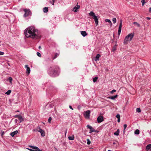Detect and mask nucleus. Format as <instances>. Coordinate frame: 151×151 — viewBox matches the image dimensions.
<instances>
[{"instance_id":"nucleus-7","label":"nucleus","mask_w":151,"mask_h":151,"mask_svg":"<svg viewBox=\"0 0 151 151\" xmlns=\"http://www.w3.org/2000/svg\"><path fill=\"white\" fill-rule=\"evenodd\" d=\"M90 112V110H87L84 114V116L86 118L89 119Z\"/></svg>"},{"instance_id":"nucleus-13","label":"nucleus","mask_w":151,"mask_h":151,"mask_svg":"<svg viewBox=\"0 0 151 151\" xmlns=\"http://www.w3.org/2000/svg\"><path fill=\"white\" fill-rule=\"evenodd\" d=\"M146 148L147 151H151V144L147 145Z\"/></svg>"},{"instance_id":"nucleus-35","label":"nucleus","mask_w":151,"mask_h":151,"mask_svg":"<svg viewBox=\"0 0 151 151\" xmlns=\"http://www.w3.org/2000/svg\"><path fill=\"white\" fill-rule=\"evenodd\" d=\"M37 55L39 57H41V54H40V53L39 52H37Z\"/></svg>"},{"instance_id":"nucleus-25","label":"nucleus","mask_w":151,"mask_h":151,"mask_svg":"<svg viewBox=\"0 0 151 151\" xmlns=\"http://www.w3.org/2000/svg\"><path fill=\"white\" fill-rule=\"evenodd\" d=\"M7 81H9L11 83H12V78L11 77H9Z\"/></svg>"},{"instance_id":"nucleus-22","label":"nucleus","mask_w":151,"mask_h":151,"mask_svg":"<svg viewBox=\"0 0 151 151\" xmlns=\"http://www.w3.org/2000/svg\"><path fill=\"white\" fill-rule=\"evenodd\" d=\"M59 55V53H56L55 54V56L52 59L53 60L55 59V58H57Z\"/></svg>"},{"instance_id":"nucleus-16","label":"nucleus","mask_w":151,"mask_h":151,"mask_svg":"<svg viewBox=\"0 0 151 151\" xmlns=\"http://www.w3.org/2000/svg\"><path fill=\"white\" fill-rule=\"evenodd\" d=\"M98 132V131L96 130L92 127V129L90 130L89 133H91L92 132H96L97 133Z\"/></svg>"},{"instance_id":"nucleus-20","label":"nucleus","mask_w":151,"mask_h":151,"mask_svg":"<svg viewBox=\"0 0 151 151\" xmlns=\"http://www.w3.org/2000/svg\"><path fill=\"white\" fill-rule=\"evenodd\" d=\"M18 119L20 121V123L21 122L24 121L21 115H20V116L19 117Z\"/></svg>"},{"instance_id":"nucleus-26","label":"nucleus","mask_w":151,"mask_h":151,"mask_svg":"<svg viewBox=\"0 0 151 151\" xmlns=\"http://www.w3.org/2000/svg\"><path fill=\"white\" fill-rule=\"evenodd\" d=\"M98 79V77H95V78H93V82H95L97 81V80Z\"/></svg>"},{"instance_id":"nucleus-28","label":"nucleus","mask_w":151,"mask_h":151,"mask_svg":"<svg viewBox=\"0 0 151 151\" xmlns=\"http://www.w3.org/2000/svg\"><path fill=\"white\" fill-rule=\"evenodd\" d=\"M11 92V91L10 90H9L5 93V94H6L9 95L10 94Z\"/></svg>"},{"instance_id":"nucleus-43","label":"nucleus","mask_w":151,"mask_h":151,"mask_svg":"<svg viewBox=\"0 0 151 151\" xmlns=\"http://www.w3.org/2000/svg\"><path fill=\"white\" fill-rule=\"evenodd\" d=\"M27 149L30 151H34L32 149H29V148H27Z\"/></svg>"},{"instance_id":"nucleus-36","label":"nucleus","mask_w":151,"mask_h":151,"mask_svg":"<svg viewBox=\"0 0 151 151\" xmlns=\"http://www.w3.org/2000/svg\"><path fill=\"white\" fill-rule=\"evenodd\" d=\"M116 91L114 89L110 92V93L111 94L113 93L114 92H116Z\"/></svg>"},{"instance_id":"nucleus-50","label":"nucleus","mask_w":151,"mask_h":151,"mask_svg":"<svg viewBox=\"0 0 151 151\" xmlns=\"http://www.w3.org/2000/svg\"><path fill=\"white\" fill-rule=\"evenodd\" d=\"M39 49H42L41 47V46H39L38 47Z\"/></svg>"},{"instance_id":"nucleus-9","label":"nucleus","mask_w":151,"mask_h":151,"mask_svg":"<svg viewBox=\"0 0 151 151\" xmlns=\"http://www.w3.org/2000/svg\"><path fill=\"white\" fill-rule=\"evenodd\" d=\"M103 120V117L102 116H100L97 118V121L98 123H101Z\"/></svg>"},{"instance_id":"nucleus-23","label":"nucleus","mask_w":151,"mask_h":151,"mask_svg":"<svg viewBox=\"0 0 151 151\" xmlns=\"http://www.w3.org/2000/svg\"><path fill=\"white\" fill-rule=\"evenodd\" d=\"M68 138L69 140H73L74 139V136L73 135L72 136H68Z\"/></svg>"},{"instance_id":"nucleus-10","label":"nucleus","mask_w":151,"mask_h":151,"mask_svg":"<svg viewBox=\"0 0 151 151\" xmlns=\"http://www.w3.org/2000/svg\"><path fill=\"white\" fill-rule=\"evenodd\" d=\"M38 132L40 133L42 137H44L45 135V132L42 129H41L40 127V129Z\"/></svg>"},{"instance_id":"nucleus-27","label":"nucleus","mask_w":151,"mask_h":151,"mask_svg":"<svg viewBox=\"0 0 151 151\" xmlns=\"http://www.w3.org/2000/svg\"><path fill=\"white\" fill-rule=\"evenodd\" d=\"M136 111L137 112H138L139 113L141 111V110L140 108H137Z\"/></svg>"},{"instance_id":"nucleus-45","label":"nucleus","mask_w":151,"mask_h":151,"mask_svg":"<svg viewBox=\"0 0 151 151\" xmlns=\"http://www.w3.org/2000/svg\"><path fill=\"white\" fill-rule=\"evenodd\" d=\"M146 19L148 20H150L151 19V18L149 17H147Z\"/></svg>"},{"instance_id":"nucleus-1","label":"nucleus","mask_w":151,"mask_h":151,"mask_svg":"<svg viewBox=\"0 0 151 151\" xmlns=\"http://www.w3.org/2000/svg\"><path fill=\"white\" fill-rule=\"evenodd\" d=\"M24 33L27 37H31L33 39H38L41 37L38 34V30L33 26L26 29Z\"/></svg>"},{"instance_id":"nucleus-14","label":"nucleus","mask_w":151,"mask_h":151,"mask_svg":"<svg viewBox=\"0 0 151 151\" xmlns=\"http://www.w3.org/2000/svg\"><path fill=\"white\" fill-rule=\"evenodd\" d=\"M18 131L16 130L14 132H11L10 133V135L12 137H14L15 134H17L18 133Z\"/></svg>"},{"instance_id":"nucleus-12","label":"nucleus","mask_w":151,"mask_h":151,"mask_svg":"<svg viewBox=\"0 0 151 151\" xmlns=\"http://www.w3.org/2000/svg\"><path fill=\"white\" fill-rule=\"evenodd\" d=\"M81 33L83 37H85L88 35L87 33H86L85 31H81Z\"/></svg>"},{"instance_id":"nucleus-31","label":"nucleus","mask_w":151,"mask_h":151,"mask_svg":"<svg viewBox=\"0 0 151 151\" xmlns=\"http://www.w3.org/2000/svg\"><path fill=\"white\" fill-rule=\"evenodd\" d=\"M87 144L88 145H90L91 143V142L90 140L88 139H87Z\"/></svg>"},{"instance_id":"nucleus-52","label":"nucleus","mask_w":151,"mask_h":151,"mask_svg":"<svg viewBox=\"0 0 151 151\" xmlns=\"http://www.w3.org/2000/svg\"><path fill=\"white\" fill-rule=\"evenodd\" d=\"M65 136H66V131H65Z\"/></svg>"},{"instance_id":"nucleus-8","label":"nucleus","mask_w":151,"mask_h":151,"mask_svg":"<svg viewBox=\"0 0 151 151\" xmlns=\"http://www.w3.org/2000/svg\"><path fill=\"white\" fill-rule=\"evenodd\" d=\"M78 3H77L76 6H75L73 9V11H74V12H76L78 11V9L80 8V6L79 5H78Z\"/></svg>"},{"instance_id":"nucleus-54","label":"nucleus","mask_w":151,"mask_h":151,"mask_svg":"<svg viewBox=\"0 0 151 151\" xmlns=\"http://www.w3.org/2000/svg\"><path fill=\"white\" fill-rule=\"evenodd\" d=\"M150 134H151V131H150Z\"/></svg>"},{"instance_id":"nucleus-41","label":"nucleus","mask_w":151,"mask_h":151,"mask_svg":"<svg viewBox=\"0 0 151 151\" xmlns=\"http://www.w3.org/2000/svg\"><path fill=\"white\" fill-rule=\"evenodd\" d=\"M20 115H16L15 116V117L16 118H18L20 116Z\"/></svg>"},{"instance_id":"nucleus-55","label":"nucleus","mask_w":151,"mask_h":151,"mask_svg":"<svg viewBox=\"0 0 151 151\" xmlns=\"http://www.w3.org/2000/svg\"><path fill=\"white\" fill-rule=\"evenodd\" d=\"M17 111V112H19V111Z\"/></svg>"},{"instance_id":"nucleus-53","label":"nucleus","mask_w":151,"mask_h":151,"mask_svg":"<svg viewBox=\"0 0 151 151\" xmlns=\"http://www.w3.org/2000/svg\"><path fill=\"white\" fill-rule=\"evenodd\" d=\"M108 151H111V150H108Z\"/></svg>"},{"instance_id":"nucleus-51","label":"nucleus","mask_w":151,"mask_h":151,"mask_svg":"<svg viewBox=\"0 0 151 151\" xmlns=\"http://www.w3.org/2000/svg\"><path fill=\"white\" fill-rule=\"evenodd\" d=\"M110 23V25L111 26L112 25V24L111 22V23Z\"/></svg>"},{"instance_id":"nucleus-3","label":"nucleus","mask_w":151,"mask_h":151,"mask_svg":"<svg viewBox=\"0 0 151 151\" xmlns=\"http://www.w3.org/2000/svg\"><path fill=\"white\" fill-rule=\"evenodd\" d=\"M58 68H50L48 71V73L51 76H55L58 75Z\"/></svg>"},{"instance_id":"nucleus-18","label":"nucleus","mask_w":151,"mask_h":151,"mask_svg":"<svg viewBox=\"0 0 151 151\" xmlns=\"http://www.w3.org/2000/svg\"><path fill=\"white\" fill-rule=\"evenodd\" d=\"M100 55L99 54H97L96 55L95 59V61H97L99 60V57H100Z\"/></svg>"},{"instance_id":"nucleus-42","label":"nucleus","mask_w":151,"mask_h":151,"mask_svg":"<svg viewBox=\"0 0 151 151\" xmlns=\"http://www.w3.org/2000/svg\"><path fill=\"white\" fill-rule=\"evenodd\" d=\"M116 50V48L115 47H114L112 49V51H114Z\"/></svg>"},{"instance_id":"nucleus-15","label":"nucleus","mask_w":151,"mask_h":151,"mask_svg":"<svg viewBox=\"0 0 151 151\" xmlns=\"http://www.w3.org/2000/svg\"><path fill=\"white\" fill-rule=\"evenodd\" d=\"M118 96V95H116L114 96H110L108 97V98L109 99H111L113 100L114 99H116V98H117Z\"/></svg>"},{"instance_id":"nucleus-19","label":"nucleus","mask_w":151,"mask_h":151,"mask_svg":"<svg viewBox=\"0 0 151 151\" xmlns=\"http://www.w3.org/2000/svg\"><path fill=\"white\" fill-rule=\"evenodd\" d=\"M119 129H118L116 132L114 133V134L115 135L118 136L119 134Z\"/></svg>"},{"instance_id":"nucleus-48","label":"nucleus","mask_w":151,"mask_h":151,"mask_svg":"<svg viewBox=\"0 0 151 151\" xmlns=\"http://www.w3.org/2000/svg\"><path fill=\"white\" fill-rule=\"evenodd\" d=\"M52 1H53V3L52 4V5H54V3L55 1V0H52Z\"/></svg>"},{"instance_id":"nucleus-40","label":"nucleus","mask_w":151,"mask_h":151,"mask_svg":"<svg viewBox=\"0 0 151 151\" xmlns=\"http://www.w3.org/2000/svg\"><path fill=\"white\" fill-rule=\"evenodd\" d=\"M4 132L3 131V132H1V135L2 137L3 136V135H4Z\"/></svg>"},{"instance_id":"nucleus-39","label":"nucleus","mask_w":151,"mask_h":151,"mask_svg":"<svg viewBox=\"0 0 151 151\" xmlns=\"http://www.w3.org/2000/svg\"><path fill=\"white\" fill-rule=\"evenodd\" d=\"M4 54V52L0 51V55H2Z\"/></svg>"},{"instance_id":"nucleus-6","label":"nucleus","mask_w":151,"mask_h":151,"mask_svg":"<svg viewBox=\"0 0 151 151\" xmlns=\"http://www.w3.org/2000/svg\"><path fill=\"white\" fill-rule=\"evenodd\" d=\"M122 19L120 20V21L119 25L118 31V34L119 35L120 34L122 27Z\"/></svg>"},{"instance_id":"nucleus-29","label":"nucleus","mask_w":151,"mask_h":151,"mask_svg":"<svg viewBox=\"0 0 151 151\" xmlns=\"http://www.w3.org/2000/svg\"><path fill=\"white\" fill-rule=\"evenodd\" d=\"M116 20L115 18H114L112 19V21L114 24H115L116 22Z\"/></svg>"},{"instance_id":"nucleus-21","label":"nucleus","mask_w":151,"mask_h":151,"mask_svg":"<svg viewBox=\"0 0 151 151\" xmlns=\"http://www.w3.org/2000/svg\"><path fill=\"white\" fill-rule=\"evenodd\" d=\"M43 11L44 12L46 13L48 11V9L47 7H45L43 9Z\"/></svg>"},{"instance_id":"nucleus-44","label":"nucleus","mask_w":151,"mask_h":151,"mask_svg":"<svg viewBox=\"0 0 151 151\" xmlns=\"http://www.w3.org/2000/svg\"><path fill=\"white\" fill-rule=\"evenodd\" d=\"M69 108L70 109L72 110H73V109L72 108V106H69Z\"/></svg>"},{"instance_id":"nucleus-4","label":"nucleus","mask_w":151,"mask_h":151,"mask_svg":"<svg viewBox=\"0 0 151 151\" xmlns=\"http://www.w3.org/2000/svg\"><path fill=\"white\" fill-rule=\"evenodd\" d=\"M89 15L91 16L94 19L96 26L98 25L99 21L97 17L95 15V14L91 11L89 13Z\"/></svg>"},{"instance_id":"nucleus-47","label":"nucleus","mask_w":151,"mask_h":151,"mask_svg":"<svg viewBox=\"0 0 151 151\" xmlns=\"http://www.w3.org/2000/svg\"><path fill=\"white\" fill-rule=\"evenodd\" d=\"M149 12H151V7L149 9Z\"/></svg>"},{"instance_id":"nucleus-5","label":"nucleus","mask_w":151,"mask_h":151,"mask_svg":"<svg viewBox=\"0 0 151 151\" xmlns=\"http://www.w3.org/2000/svg\"><path fill=\"white\" fill-rule=\"evenodd\" d=\"M23 10L25 12V13L24 15V17H27L31 14V12L29 10L24 9Z\"/></svg>"},{"instance_id":"nucleus-2","label":"nucleus","mask_w":151,"mask_h":151,"mask_svg":"<svg viewBox=\"0 0 151 151\" xmlns=\"http://www.w3.org/2000/svg\"><path fill=\"white\" fill-rule=\"evenodd\" d=\"M134 35V33L132 32L129 34L125 37L124 40V44H127L128 41L130 42L132 40Z\"/></svg>"},{"instance_id":"nucleus-24","label":"nucleus","mask_w":151,"mask_h":151,"mask_svg":"<svg viewBox=\"0 0 151 151\" xmlns=\"http://www.w3.org/2000/svg\"><path fill=\"white\" fill-rule=\"evenodd\" d=\"M139 133V129H136L134 132V134H138Z\"/></svg>"},{"instance_id":"nucleus-32","label":"nucleus","mask_w":151,"mask_h":151,"mask_svg":"<svg viewBox=\"0 0 151 151\" xmlns=\"http://www.w3.org/2000/svg\"><path fill=\"white\" fill-rule=\"evenodd\" d=\"M52 120V118L51 117H50L48 119V122L50 123L51 121Z\"/></svg>"},{"instance_id":"nucleus-34","label":"nucleus","mask_w":151,"mask_h":151,"mask_svg":"<svg viewBox=\"0 0 151 151\" xmlns=\"http://www.w3.org/2000/svg\"><path fill=\"white\" fill-rule=\"evenodd\" d=\"M105 22H108L110 23H111V21H110V20L109 19H105Z\"/></svg>"},{"instance_id":"nucleus-33","label":"nucleus","mask_w":151,"mask_h":151,"mask_svg":"<svg viewBox=\"0 0 151 151\" xmlns=\"http://www.w3.org/2000/svg\"><path fill=\"white\" fill-rule=\"evenodd\" d=\"M87 127L89 129H90H90H92V127L91 126H90L89 125H88L87 126Z\"/></svg>"},{"instance_id":"nucleus-38","label":"nucleus","mask_w":151,"mask_h":151,"mask_svg":"<svg viewBox=\"0 0 151 151\" xmlns=\"http://www.w3.org/2000/svg\"><path fill=\"white\" fill-rule=\"evenodd\" d=\"M124 130L126 128V127H127V125L126 124H124Z\"/></svg>"},{"instance_id":"nucleus-49","label":"nucleus","mask_w":151,"mask_h":151,"mask_svg":"<svg viewBox=\"0 0 151 151\" xmlns=\"http://www.w3.org/2000/svg\"><path fill=\"white\" fill-rule=\"evenodd\" d=\"M118 122H120V118L118 119Z\"/></svg>"},{"instance_id":"nucleus-37","label":"nucleus","mask_w":151,"mask_h":151,"mask_svg":"<svg viewBox=\"0 0 151 151\" xmlns=\"http://www.w3.org/2000/svg\"><path fill=\"white\" fill-rule=\"evenodd\" d=\"M116 117L118 119L120 118V115L119 114H118L116 115Z\"/></svg>"},{"instance_id":"nucleus-11","label":"nucleus","mask_w":151,"mask_h":151,"mask_svg":"<svg viewBox=\"0 0 151 151\" xmlns=\"http://www.w3.org/2000/svg\"><path fill=\"white\" fill-rule=\"evenodd\" d=\"M25 68H26V73H27L28 74H29L30 73V68L28 67L27 65H25Z\"/></svg>"},{"instance_id":"nucleus-30","label":"nucleus","mask_w":151,"mask_h":151,"mask_svg":"<svg viewBox=\"0 0 151 151\" xmlns=\"http://www.w3.org/2000/svg\"><path fill=\"white\" fill-rule=\"evenodd\" d=\"M142 4V6H144V4H145V0H142L141 1Z\"/></svg>"},{"instance_id":"nucleus-17","label":"nucleus","mask_w":151,"mask_h":151,"mask_svg":"<svg viewBox=\"0 0 151 151\" xmlns=\"http://www.w3.org/2000/svg\"><path fill=\"white\" fill-rule=\"evenodd\" d=\"M133 24L137 27H140V24L137 22H134Z\"/></svg>"},{"instance_id":"nucleus-46","label":"nucleus","mask_w":151,"mask_h":151,"mask_svg":"<svg viewBox=\"0 0 151 151\" xmlns=\"http://www.w3.org/2000/svg\"><path fill=\"white\" fill-rule=\"evenodd\" d=\"M17 121H18V120L17 119H16L15 120V123H17Z\"/></svg>"}]
</instances>
